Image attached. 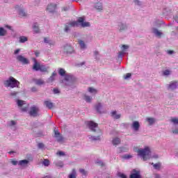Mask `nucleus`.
Returning <instances> with one entry per match:
<instances>
[{
  "mask_svg": "<svg viewBox=\"0 0 178 178\" xmlns=\"http://www.w3.org/2000/svg\"><path fill=\"white\" fill-rule=\"evenodd\" d=\"M60 76L65 77L64 81H62L65 84L67 90H73L76 88V78L72 74H66V71L63 68H60L58 70Z\"/></svg>",
  "mask_w": 178,
  "mask_h": 178,
  "instance_id": "1",
  "label": "nucleus"
},
{
  "mask_svg": "<svg viewBox=\"0 0 178 178\" xmlns=\"http://www.w3.org/2000/svg\"><path fill=\"white\" fill-rule=\"evenodd\" d=\"M91 24L88 22H86L84 17H79L76 21H72L69 22L65 25L64 31L65 33H69L72 27H90Z\"/></svg>",
  "mask_w": 178,
  "mask_h": 178,
  "instance_id": "2",
  "label": "nucleus"
},
{
  "mask_svg": "<svg viewBox=\"0 0 178 178\" xmlns=\"http://www.w3.org/2000/svg\"><path fill=\"white\" fill-rule=\"evenodd\" d=\"M88 126L90 130L97 134V136L89 135L88 136L89 140L90 141H101V137H102V131L98 128V124L90 121L88 122Z\"/></svg>",
  "mask_w": 178,
  "mask_h": 178,
  "instance_id": "3",
  "label": "nucleus"
},
{
  "mask_svg": "<svg viewBox=\"0 0 178 178\" xmlns=\"http://www.w3.org/2000/svg\"><path fill=\"white\" fill-rule=\"evenodd\" d=\"M138 156H140L143 161H148L151 159V149L149 147H145L144 149H138L137 150Z\"/></svg>",
  "mask_w": 178,
  "mask_h": 178,
  "instance_id": "4",
  "label": "nucleus"
},
{
  "mask_svg": "<svg viewBox=\"0 0 178 178\" xmlns=\"http://www.w3.org/2000/svg\"><path fill=\"white\" fill-rule=\"evenodd\" d=\"M3 84L7 88H19L20 82L13 76H10L8 79L4 81Z\"/></svg>",
  "mask_w": 178,
  "mask_h": 178,
  "instance_id": "5",
  "label": "nucleus"
},
{
  "mask_svg": "<svg viewBox=\"0 0 178 178\" xmlns=\"http://www.w3.org/2000/svg\"><path fill=\"white\" fill-rule=\"evenodd\" d=\"M38 112H40V108L38 106H33L30 108L29 115L33 118H37L38 116Z\"/></svg>",
  "mask_w": 178,
  "mask_h": 178,
  "instance_id": "6",
  "label": "nucleus"
},
{
  "mask_svg": "<svg viewBox=\"0 0 178 178\" xmlns=\"http://www.w3.org/2000/svg\"><path fill=\"white\" fill-rule=\"evenodd\" d=\"M152 33H153V34L157 38H162V37H163V35H165V34L163 33V32H162V31L159 30L156 28H152Z\"/></svg>",
  "mask_w": 178,
  "mask_h": 178,
  "instance_id": "7",
  "label": "nucleus"
},
{
  "mask_svg": "<svg viewBox=\"0 0 178 178\" xmlns=\"http://www.w3.org/2000/svg\"><path fill=\"white\" fill-rule=\"evenodd\" d=\"M15 9L16 10H17L19 16H21L22 17H25L26 16H27V13L24 11V8H23L22 6H16Z\"/></svg>",
  "mask_w": 178,
  "mask_h": 178,
  "instance_id": "8",
  "label": "nucleus"
},
{
  "mask_svg": "<svg viewBox=\"0 0 178 178\" xmlns=\"http://www.w3.org/2000/svg\"><path fill=\"white\" fill-rule=\"evenodd\" d=\"M129 29V25L126 24V22H119L118 24V29L119 31L122 32V31H126Z\"/></svg>",
  "mask_w": 178,
  "mask_h": 178,
  "instance_id": "9",
  "label": "nucleus"
},
{
  "mask_svg": "<svg viewBox=\"0 0 178 178\" xmlns=\"http://www.w3.org/2000/svg\"><path fill=\"white\" fill-rule=\"evenodd\" d=\"M16 58L17 60L22 63V65H29V63H30L29 59L22 55H18Z\"/></svg>",
  "mask_w": 178,
  "mask_h": 178,
  "instance_id": "10",
  "label": "nucleus"
},
{
  "mask_svg": "<svg viewBox=\"0 0 178 178\" xmlns=\"http://www.w3.org/2000/svg\"><path fill=\"white\" fill-rule=\"evenodd\" d=\"M178 88V82L177 81H172L168 85V89L171 91H175Z\"/></svg>",
  "mask_w": 178,
  "mask_h": 178,
  "instance_id": "11",
  "label": "nucleus"
},
{
  "mask_svg": "<svg viewBox=\"0 0 178 178\" xmlns=\"http://www.w3.org/2000/svg\"><path fill=\"white\" fill-rule=\"evenodd\" d=\"M46 10L49 13H55V10H56V4L52 3L48 4Z\"/></svg>",
  "mask_w": 178,
  "mask_h": 178,
  "instance_id": "12",
  "label": "nucleus"
},
{
  "mask_svg": "<svg viewBox=\"0 0 178 178\" xmlns=\"http://www.w3.org/2000/svg\"><path fill=\"white\" fill-rule=\"evenodd\" d=\"M54 137L56 138L58 143H62V141H63L62 135H60V133H59V131H58L56 128L54 129Z\"/></svg>",
  "mask_w": 178,
  "mask_h": 178,
  "instance_id": "13",
  "label": "nucleus"
},
{
  "mask_svg": "<svg viewBox=\"0 0 178 178\" xmlns=\"http://www.w3.org/2000/svg\"><path fill=\"white\" fill-rule=\"evenodd\" d=\"M131 127L134 131H138L140 130V122L138 121L133 122Z\"/></svg>",
  "mask_w": 178,
  "mask_h": 178,
  "instance_id": "14",
  "label": "nucleus"
},
{
  "mask_svg": "<svg viewBox=\"0 0 178 178\" xmlns=\"http://www.w3.org/2000/svg\"><path fill=\"white\" fill-rule=\"evenodd\" d=\"M63 51L66 54H72L73 47H72L70 44H65L63 47Z\"/></svg>",
  "mask_w": 178,
  "mask_h": 178,
  "instance_id": "15",
  "label": "nucleus"
},
{
  "mask_svg": "<svg viewBox=\"0 0 178 178\" xmlns=\"http://www.w3.org/2000/svg\"><path fill=\"white\" fill-rule=\"evenodd\" d=\"M170 123L174 127H178V118L177 117H172L170 119Z\"/></svg>",
  "mask_w": 178,
  "mask_h": 178,
  "instance_id": "16",
  "label": "nucleus"
},
{
  "mask_svg": "<svg viewBox=\"0 0 178 178\" xmlns=\"http://www.w3.org/2000/svg\"><path fill=\"white\" fill-rule=\"evenodd\" d=\"M130 178H141V175H140V171L133 170L132 173L130 175Z\"/></svg>",
  "mask_w": 178,
  "mask_h": 178,
  "instance_id": "17",
  "label": "nucleus"
},
{
  "mask_svg": "<svg viewBox=\"0 0 178 178\" xmlns=\"http://www.w3.org/2000/svg\"><path fill=\"white\" fill-rule=\"evenodd\" d=\"M33 83L36 86H44L45 84V81L42 79H33Z\"/></svg>",
  "mask_w": 178,
  "mask_h": 178,
  "instance_id": "18",
  "label": "nucleus"
},
{
  "mask_svg": "<svg viewBox=\"0 0 178 178\" xmlns=\"http://www.w3.org/2000/svg\"><path fill=\"white\" fill-rule=\"evenodd\" d=\"M95 8L97 10V12H102L104 10V6H102V3L101 2L96 3Z\"/></svg>",
  "mask_w": 178,
  "mask_h": 178,
  "instance_id": "19",
  "label": "nucleus"
},
{
  "mask_svg": "<svg viewBox=\"0 0 178 178\" xmlns=\"http://www.w3.org/2000/svg\"><path fill=\"white\" fill-rule=\"evenodd\" d=\"M44 42H45V44H48L50 47H54V45H55V41L50 40L49 38H44Z\"/></svg>",
  "mask_w": 178,
  "mask_h": 178,
  "instance_id": "20",
  "label": "nucleus"
},
{
  "mask_svg": "<svg viewBox=\"0 0 178 178\" xmlns=\"http://www.w3.org/2000/svg\"><path fill=\"white\" fill-rule=\"evenodd\" d=\"M121 116L122 115H120V113H118V111H116L111 112V117L113 118V119H115V120L120 119Z\"/></svg>",
  "mask_w": 178,
  "mask_h": 178,
  "instance_id": "21",
  "label": "nucleus"
},
{
  "mask_svg": "<svg viewBox=\"0 0 178 178\" xmlns=\"http://www.w3.org/2000/svg\"><path fill=\"white\" fill-rule=\"evenodd\" d=\"M48 70H49V67L44 65H40V72H42V73H48Z\"/></svg>",
  "mask_w": 178,
  "mask_h": 178,
  "instance_id": "22",
  "label": "nucleus"
},
{
  "mask_svg": "<svg viewBox=\"0 0 178 178\" xmlns=\"http://www.w3.org/2000/svg\"><path fill=\"white\" fill-rule=\"evenodd\" d=\"M44 105H45L46 108H48V109H52L54 108V103L51 101H44Z\"/></svg>",
  "mask_w": 178,
  "mask_h": 178,
  "instance_id": "23",
  "label": "nucleus"
},
{
  "mask_svg": "<svg viewBox=\"0 0 178 178\" xmlns=\"http://www.w3.org/2000/svg\"><path fill=\"white\" fill-rule=\"evenodd\" d=\"M56 76V72H53L51 76L47 79V83H54L55 81V77Z\"/></svg>",
  "mask_w": 178,
  "mask_h": 178,
  "instance_id": "24",
  "label": "nucleus"
},
{
  "mask_svg": "<svg viewBox=\"0 0 178 178\" xmlns=\"http://www.w3.org/2000/svg\"><path fill=\"white\" fill-rule=\"evenodd\" d=\"M40 68H41V65H40V63H38L37 60H35L33 66V70H35V72H38V70H40Z\"/></svg>",
  "mask_w": 178,
  "mask_h": 178,
  "instance_id": "25",
  "label": "nucleus"
},
{
  "mask_svg": "<svg viewBox=\"0 0 178 178\" xmlns=\"http://www.w3.org/2000/svg\"><path fill=\"white\" fill-rule=\"evenodd\" d=\"M88 92L92 95H96L97 92H98V90L92 87H90L88 88Z\"/></svg>",
  "mask_w": 178,
  "mask_h": 178,
  "instance_id": "26",
  "label": "nucleus"
},
{
  "mask_svg": "<svg viewBox=\"0 0 178 178\" xmlns=\"http://www.w3.org/2000/svg\"><path fill=\"white\" fill-rule=\"evenodd\" d=\"M146 122H147V123H149V126H152V124H154V123H155V122H156V120L154 118L147 117L146 118Z\"/></svg>",
  "mask_w": 178,
  "mask_h": 178,
  "instance_id": "27",
  "label": "nucleus"
},
{
  "mask_svg": "<svg viewBox=\"0 0 178 178\" xmlns=\"http://www.w3.org/2000/svg\"><path fill=\"white\" fill-rule=\"evenodd\" d=\"M29 160H21L19 161H18V165L19 166H27V165H29Z\"/></svg>",
  "mask_w": 178,
  "mask_h": 178,
  "instance_id": "28",
  "label": "nucleus"
},
{
  "mask_svg": "<svg viewBox=\"0 0 178 178\" xmlns=\"http://www.w3.org/2000/svg\"><path fill=\"white\" fill-rule=\"evenodd\" d=\"M78 42H79L81 49H86V48H87V45L86 44L84 41L79 40H78Z\"/></svg>",
  "mask_w": 178,
  "mask_h": 178,
  "instance_id": "29",
  "label": "nucleus"
},
{
  "mask_svg": "<svg viewBox=\"0 0 178 178\" xmlns=\"http://www.w3.org/2000/svg\"><path fill=\"white\" fill-rule=\"evenodd\" d=\"M95 109H96L97 112H98L99 113H101V111H102V104L97 103L95 105Z\"/></svg>",
  "mask_w": 178,
  "mask_h": 178,
  "instance_id": "30",
  "label": "nucleus"
},
{
  "mask_svg": "<svg viewBox=\"0 0 178 178\" xmlns=\"http://www.w3.org/2000/svg\"><path fill=\"white\" fill-rule=\"evenodd\" d=\"M19 41L21 44H24V42H26V41H29V38L26 36H20L19 38Z\"/></svg>",
  "mask_w": 178,
  "mask_h": 178,
  "instance_id": "31",
  "label": "nucleus"
},
{
  "mask_svg": "<svg viewBox=\"0 0 178 178\" xmlns=\"http://www.w3.org/2000/svg\"><path fill=\"white\" fill-rule=\"evenodd\" d=\"M113 145H119L120 144V139L118 138H114L112 140Z\"/></svg>",
  "mask_w": 178,
  "mask_h": 178,
  "instance_id": "32",
  "label": "nucleus"
},
{
  "mask_svg": "<svg viewBox=\"0 0 178 178\" xmlns=\"http://www.w3.org/2000/svg\"><path fill=\"white\" fill-rule=\"evenodd\" d=\"M84 100L86 101V102H88V104H90L92 101V97L89 96L88 95H85Z\"/></svg>",
  "mask_w": 178,
  "mask_h": 178,
  "instance_id": "33",
  "label": "nucleus"
},
{
  "mask_svg": "<svg viewBox=\"0 0 178 178\" xmlns=\"http://www.w3.org/2000/svg\"><path fill=\"white\" fill-rule=\"evenodd\" d=\"M6 34H7L6 30L2 27H0V37H5Z\"/></svg>",
  "mask_w": 178,
  "mask_h": 178,
  "instance_id": "34",
  "label": "nucleus"
},
{
  "mask_svg": "<svg viewBox=\"0 0 178 178\" xmlns=\"http://www.w3.org/2000/svg\"><path fill=\"white\" fill-rule=\"evenodd\" d=\"M17 105L19 106V108H22L23 105H26V102L23 100L18 99L17 100Z\"/></svg>",
  "mask_w": 178,
  "mask_h": 178,
  "instance_id": "35",
  "label": "nucleus"
},
{
  "mask_svg": "<svg viewBox=\"0 0 178 178\" xmlns=\"http://www.w3.org/2000/svg\"><path fill=\"white\" fill-rule=\"evenodd\" d=\"M129 48H130V47L127 44H124L121 47L122 51H123L125 54H127Z\"/></svg>",
  "mask_w": 178,
  "mask_h": 178,
  "instance_id": "36",
  "label": "nucleus"
},
{
  "mask_svg": "<svg viewBox=\"0 0 178 178\" xmlns=\"http://www.w3.org/2000/svg\"><path fill=\"white\" fill-rule=\"evenodd\" d=\"M170 74H172V71L169 70H165L164 71H163V76H170Z\"/></svg>",
  "mask_w": 178,
  "mask_h": 178,
  "instance_id": "37",
  "label": "nucleus"
},
{
  "mask_svg": "<svg viewBox=\"0 0 178 178\" xmlns=\"http://www.w3.org/2000/svg\"><path fill=\"white\" fill-rule=\"evenodd\" d=\"M152 165H153V168H154V169L157 170L161 169V163H157L155 164L154 163H152Z\"/></svg>",
  "mask_w": 178,
  "mask_h": 178,
  "instance_id": "38",
  "label": "nucleus"
},
{
  "mask_svg": "<svg viewBox=\"0 0 178 178\" xmlns=\"http://www.w3.org/2000/svg\"><path fill=\"white\" fill-rule=\"evenodd\" d=\"M16 124H17V122L15 120H11L8 122V126H10V127H12V126H16Z\"/></svg>",
  "mask_w": 178,
  "mask_h": 178,
  "instance_id": "39",
  "label": "nucleus"
},
{
  "mask_svg": "<svg viewBox=\"0 0 178 178\" xmlns=\"http://www.w3.org/2000/svg\"><path fill=\"white\" fill-rule=\"evenodd\" d=\"M172 134H178V127H173L172 129Z\"/></svg>",
  "mask_w": 178,
  "mask_h": 178,
  "instance_id": "40",
  "label": "nucleus"
},
{
  "mask_svg": "<svg viewBox=\"0 0 178 178\" xmlns=\"http://www.w3.org/2000/svg\"><path fill=\"white\" fill-rule=\"evenodd\" d=\"M56 165H57L58 168H62L63 166V162L61 161L56 162Z\"/></svg>",
  "mask_w": 178,
  "mask_h": 178,
  "instance_id": "41",
  "label": "nucleus"
},
{
  "mask_svg": "<svg viewBox=\"0 0 178 178\" xmlns=\"http://www.w3.org/2000/svg\"><path fill=\"white\" fill-rule=\"evenodd\" d=\"M69 178H76V170H72V172L70 175Z\"/></svg>",
  "mask_w": 178,
  "mask_h": 178,
  "instance_id": "42",
  "label": "nucleus"
},
{
  "mask_svg": "<svg viewBox=\"0 0 178 178\" xmlns=\"http://www.w3.org/2000/svg\"><path fill=\"white\" fill-rule=\"evenodd\" d=\"M122 158L124 159H131V158H133V156H131V154H124L123 156H122Z\"/></svg>",
  "mask_w": 178,
  "mask_h": 178,
  "instance_id": "43",
  "label": "nucleus"
},
{
  "mask_svg": "<svg viewBox=\"0 0 178 178\" xmlns=\"http://www.w3.org/2000/svg\"><path fill=\"white\" fill-rule=\"evenodd\" d=\"M130 77H131V74H130V73H127L125 75H124V80H129V79H130Z\"/></svg>",
  "mask_w": 178,
  "mask_h": 178,
  "instance_id": "44",
  "label": "nucleus"
},
{
  "mask_svg": "<svg viewBox=\"0 0 178 178\" xmlns=\"http://www.w3.org/2000/svg\"><path fill=\"white\" fill-rule=\"evenodd\" d=\"M96 163L97 165H99V166H104L105 165L101 160H97Z\"/></svg>",
  "mask_w": 178,
  "mask_h": 178,
  "instance_id": "45",
  "label": "nucleus"
},
{
  "mask_svg": "<svg viewBox=\"0 0 178 178\" xmlns=\"http://www.w3.org/2000/svg\"><path fill=\"white\" fill-rule=\"evenodd\" d=\"M42 164L44 165V166H49V160H47V159H44L42 162Z\"/></svg>",
  "mask_w": 178,
  "mask_h": 178,
  "instance_id": "46",
  "label": "nucleus"
},
{
  "mask_svg": "<svg viewBox=\"0 0 178 178\" xmlns=\"http://www.w3.org/2000/svg\"><path fill=\"white\" fill-rule=\"evenodd\" d=\"M125 54H126L125 51L122 50L121 51L119 52L118 58H123Z\"/></svg>",
  "mask_w": 178,
  "mask_h": 178,
  "instance_id": "47",
  "label": "nucleus"
},
{
  "mask_svg": "<svg viewBox=\"0 0 178 178\" xmlns=\"http://www.w3.org/2000/svg\"><path fill=\"white\" fill-rule=\"evenodd\" d=\"M134 3L135 5H137L138 6H141V1H140L139 0H134Z\"/></svg>",
  "mask_w": 178,
  "mask_h": 178,
  "instance_id": "48",
  "label": "nucleus"
},
{
  "mask_svg": "<svg viewBox=\"0 0 178 178\" xmlns=\"http://www.w3.org/2000/svg\"><path fill=\"white\" fill-rule=\"evenodd\" d=\"M53 92H54V94H59L60 92V90H59V89H58V88H54L53 90Z\"/></svg>",
  "mask_w": 178,
  "mask_h": 178,
  "instance_id": "49",
  "label": "nucleus"
},
{
  "mask_svg": "<svg viewBox=\"0 0 178 178\" xmlns=\"http://www.w3.org/2000/svg\"><path fill=\"white\" fill-rule=\"evenodd\" d=\"M12 165H14V166H16V165H19V161L13 160L11 161Z\"/></svg>",
  "mask_w": 178,
  "mask_h": 178,
  "instance_id": "50",
  "label": "nucleus"
},
{
  "mask_svg": "<svg viewBox=\"0 0 178 178\" xmlns=\"http://www.w3.org/2000/svg\"><path fill=\"white\" fill-rule=\"evenodd\" d=\"M38 147L40 148V149H42V148L44 147V143H38Z\"/></svg>",
  "mask_w": 178,
  "mask_h": 178,
  "instance_id": "51",
  "label": "nucleus"
},
{
  "mask_svg": "<svg viewBox=\"0 0 178 178\" xmlns=\"http://www.w3.org/2000/svg\"><path fill=\"white\" fill-rule=\"evenodd\" d=\"M166 52L168 55H173V54H175V51L173 50H167Z\"/></svg>",
  "mask_w": 178,
  "mask_h": 178,
  "instance_id": "52",
  "label": "nucleus"
},
{
  "mask_svg": "<svg viewBox=\"0 0 178 178\" xmlns=\"http://www.w3.org/2000/svg\"><path fill=\"white\" fill-rule=\"evenodd\" d=\"M79 172L82 173V175H87V172L84 169H80Z\"/></svg>",
  "mask_w": 178,
  "mask_h": 178,
  "instance_id": "53",
  "label": "nucleus"
},
{
  "mask_svg": "<svg viewBox=\"0 0 178 178\" xmlns=\"http://www.w3.org/2000/svg\"><path fill=\"white\" fill-rule=\"evenodd\" d=\"M57 155H59V156H64L65 152H58L57 153Z\"/></svg>",
  "mask_w": 178,
  "mask_h": 178,
  "instance_id": "54",
  "label": "nucleus"
},
{
  "mask_svg": "<svg viewBox=\"0 0 178 178\" xmlns=\"http://www.w3.org/2000/svg\"><path fill=\"white\" fill-rule=\"evenodd\" d=\"M17 92H13L10 93V95H11L12 97H15V95H17Z\"/></svg>",
  "mask_w": 178,
  "mask_h": 178,
  "instance_id": "55",
  "label": "nucleus"
},
{
  "mask_svg": "<svg viewBox=\"0 0 178 178\" xmlns=\"http://www.w3.org/2000/svg\"><path fill=\"white\" fill-rule=\"evenodd\" d=\"M118 176L120 178H126V176L124 175V174L118 173Z\"/></svg>",
  "mask_w": 178,
  "mask_h": 178,
  "instance_id": "56",
  "label": "nucleus"
},
{
  "mask_svg": "<svg viewBox=\"0 0 178 178\" xmlns=\"http://www.w3.org/2000/svg\"><path fill=\"white\" fill-rule=\"evenodd\" d=\"M33 29L35 31V33H38V26L34 25L33 26Z\"/></svg>",
  "mask_w": 178,
  "mask_h": 178,
  "instance_id": "57",
  "label": "nucleus"
},
{
  "mask_svg": "<svg viewBox=\"0 0 178 178\" xmlns=\"http://www.w3.org/2000/svg\"><path fill=\"white\" fill-rule=\"evenodd\" d=\"M37 91H38V89L35 87H33L31 88V92H37Z\"/></svg>",
  "mask_w": 178,
  "mask_h": 178,
  "instance_id": "58",
  "label": "nucleus"
},
{
  "mask_svg": "<svg viewBox=\"0 0 178 178\" xmlns=\"http://www.w3.org/2000/svg\"><path fill=\"white\" fill-rule=\"evenodd\" d=\"M19 52H20V49H17L14 51L15 55H17V54H19Z\"/></svg>",
  "mask_w": 178,
  "mask_h": 178,
  "instance_id": "59",
  "label": "nucleus"
},
{
  "mask_svg": "<svg viewBox=\"0 0 178 178\" xmlns=\"http://www.w3.org/2000/svg\"><path fill=\"white\" fill-rule=\"evenodd\" d=\"M154 178H161V175H159V174H154Z\"/></svg>",
  "mask_w": 178,
  "mask_h": 178,
  "instance_id": "60",
  "label": "nucleus"
},
{
  "mask_svg": "<svg viewBox=\"0 0 178 178\" xmlns=\"http://www.w3.org/2000/svg\"><path fill=\"white\" fill-rule=\"evenodd\" d=\"M94 55H95V57L97 58V55H99V53L98 52V51H95Z\"/></svg>",
  "mask_w": 178,
  "mask_h": 178,
  "instance_id": "61",
  "label": "nucleus"
},
{
  "mask_svg": "<svg viewBox=\"0 0 178 178\" xmlns=\"http://www.w3.org/2000/svg\"><path fill=\"white\" fill-rule=\"evenodd\" d=\"M63 10L64 11V12H67V10H69V7H63Z\"/></svg>",
  "mask_w": 178,
  "mask_h": 178,
  "instance_id": "62",
  "label": "nucleus"
},
{
  "mask_svg": "<svg viewBox=\"0 0 178 178\" xmlns=\"http://www.w3.org/2000/svg\"><path fill=\"white\" fill-rule=\"evenodd\" d=\"M35 55L37 57L40 56V51H35Z\"/></svg>",
  "mask_w": 178,
  "mask_h": 178,
  "instance_id": "63",
  "label": "nucleus"
},
{
  "mask_svg": "<svg viewBox=\"0 0 178 178\" xmlns=\"http://www.w3.org/2000/svg\"><path fill=\"white\" fill-rule=\"evenodd\" d=\"M27 109H28L27 107H24L22 108V112H27Z\"/></svg>",
  "mask_w": 178,
  "mask_h": 178,
  "instance_id": "64",
  "label": "nucleus"
}]
</instances>
